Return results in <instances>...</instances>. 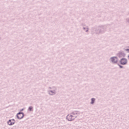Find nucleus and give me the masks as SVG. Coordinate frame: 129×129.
<instances>
[{
    "label": "nucleus",
    "instance_id": "nucleus-23",
    "mask_svg": "<svg viewBox=\"0 0 129 129\" xmlns=\"http://www.w3.org/2000/svg\"><path fill=\"white\" fill-rule=\"evenodd\" d=\"M128 2H129V0H128Z\"/></svg>",
    "mask_w": 129,
    "mask_h": 129
},
{
    "label": "nucleus",
    "instance_id": "nucleus-4",
    "mask_svg": "<svg viewBox=\"0 0 129 129\" xmlns=\"http://www.w3.org/2000/svg\"><path fill=\"white\" fill-rule=\"evenodd\" d=\"M126 54L124 53V51H120L117 54V56L118 58H124Z\"/></svg>",
    "mask_w": 129,
    "mask_h": 129
},
{
    "label": "nucleus",
    "instance_id": "nucleus-14",
    "mask_svg": "<svg viewBox=\"0 0 129 129\" xmlns=\"http://www.w3.org/2000/svg\"><path fill=\"white\" fill-rule=\"evenodd\" d=\"M78 116V115H74V116H73L72 118H73V120H74V119L75 118H76V117H77Z\"/></svg>",
    "mask_w": 129,
    "mask_h": 129
},
{
    "label": "nucleus",
    "instance_id": "nucleus-11",
    "mask_svg": "<svg viewBox=\"0 0 129 129\" xmlns=\"http://www.w3.org/2000/svg\"><path fill=\"white\" fill-rule=\"evenodd\" d=\"M83 29L84 30V31H85V32H86V33L88 32L89 29L88 28V26H86L85 27H83Z\"/></svg>",
    "mask_w": 129,
    "mask_h": 129
},
{
    "label": "nucleus",
    "instance_id": "nucleus-12",
    "mask_svg": "<svg viewBox=\"0 0 129 129\" xmlns=\"http://www.w3.org/2000/svg\"><path fill=\"white\" fill-rule=\"evenodd\" d=\"M91 104H94V102H95V98H92L91 99Z\"/></svg>",
    "mask_w": 129,
    "mask_h": 129
},
{
    "label": "nucleus",
    "instance_id": "nucleus-15",
    "mask_svg": "<svg viewBox=\"0 0 129 129\" xmlns=\"http://www.w3.org/2000/svg\"><path fill=\"white\" fill-rule=\"evenodd\" d=\"M82 27H83V28H85L86 27H87V26H86V24H85L84 23H82L81 24Z\"/></svg>",
    "mask_w": 129,
    "mask_h": 129
},
{
    "label": "nucleus",
    "instance_id": "nucleus-6",
    "mask_svg": "<svg viewBox=\"0 0 129 129\" xmlns=\"http://www.w3.org/2000/svg\"><path fill=\"white\" fill-rule=\"evenodd\" d=\"M118 59V58H117V56H113L110 58V60H111V62L114 64L116 63Z\"/></svg>",
    "mask_w": 129,
    "mask_h": 129
},
{
    "label": "nucleus",
    "instance_id": "nucleus-13",
    "mask_svg": "<svg viewBox=\"0 0 129 129\" xmlns=\"http://www.w3.org/2000/svg\"><path fill=\"white\" fill-rule=\"evenodd\" d=\"M28 111H33V106H30L28 109Z\"/></svg>",
    "mask_w": 129,
    "mask_h": 129
},
{
    "label": "nucleus",
    "instance_id": "nucleus-18",
    "mask_svg": "<svg viewBox=\"0 0 129 129\" xmlns=\"http://www.w3.org/2000/svg\"><path fill=\"white\" fill-rule=\"evenodd\" d=\"M119 67H120V68H123V67L119 64H118Z\"/></svg>",
    "mask_w": 129,
    "mask_h": 129
},
{
    "label": "nucleus",
    "instance_id": "nucleus-8",
    "mask_svg": "<svg viewBox=\"0 0 129 129\" xmlns=\"http://www.w3.org/2000/svg\"><path fill=\"white\" fill-rule=\"evenodd\" d=\"M56 90H57V89H55V90H50L48 92V94L50 95H55V94H56Z\"/></svg>",
    "mask_w": 129,
    "mask_h": 129
},
{
    "label": "nucleus",
    "instance_id": "nucleus-16",
    "mask_svg": "<svg viewBox=\"0 0 129 129\" xmlns=\"http://www.w3.org/2000/svg\"><path fill=\"white\" fill-rule=\"evenodd\" d=\"M126 22L129 24V18L126 19Z\"/></svg>",
    "mask_w": 129,
    "mask_h": 129
},
{
    "label": "nucleus",
    "instance_id": "nucleus-5",
    "mask_svg": "<svg viewBox=\"0 0 129 129\" xmlns=\"http://www.w3.org/2000/svg\"><path fill=\"white\" fill-rule=\"evenodd\" d=\"M119 62L121 65H126L127 64V59L123 57L120 59Z\"/></svg>",
    "mask_w": 129,
    "mask_h": 129
},
{
    "label": "nucleus",
    "instance_id": "nucleus-7",
    "mask_svg": "<svg viewBox=\"0 0 129 129\" xmlns=\"http://www.w3.org/2000/svg\"><path fill=\"white\" fill-rule=\"evenodd\" d=\"M16 122L15 119H9L8 121V124L9 125H14Z\"/></svg>",
    "mask_w": 129,
    "mask_h": 129
},
{
    "label": "nucleus",
    "instance_id": "nucleus-17",
    "mask_svg": "<svg viewBox=\"0 0 129 129\" xmlns=\"http://www.w3.org/2000/svg\"><path fill=\"white\" fill-rule=\"evenodd\" d=\"M128 48H129V46L127 47ZM125 51H126L127 52H128V53H129V49H125Z\"/></svg>",
    "mask_w": 129,
    "mask_h": 129
},
{
    "label": "nucleus",
    "instance_id": "nucleus-9",
    "mask_svg": "<svg viewBox=\"0 0 129 129\" xmlns=\"http://www.w3.org/2000/svg\"><path fill=\"white\" fill-rule=\"evenodd\" d=\"M67 119L69 121H72V120H73V118H72V115H70V114H68L67 116Z\"/></svg>",
    "mask_w": 129,
    "mask_h": 129
},
{
    "label": "nucleus",
    "instance_id": "nucleus-3",
    "mask_svg": "<svg viewBox=\"0 0 129 129\" xmlns=\"http://www.w3.org/2000/svg\"><path fill=\"white\" fill-rule=\"evenodd\" d=\"M24 116H25V114L23 112H19L16 115L18 119H22L24 118Z\"/></svg>",
    "mask_w": 129,
    "mask_h": 129
},
{
    "label": "nucleus",
    "instance_id": "nucleus-22",
    "mask_svg": "<svg viewBox=\"0 0 129 129\" xmlns=\"http://www.w3.org/2000/svg\"><path fill=\"white\" fill-rule=\"evenodd\" d=\"M1 39H2V37H0V40H1Z\"/></svg>",
    "mask_w": 129,
    "mask_h": 129
},
{
    "label": "nucleus",
    "instance_id": "nucleus-10",
    "mask_svg": "<svg viewBox=\"0 0 129 129\" xmlns=\"http://www.w3.org/2000/svg\"><path fill=\"white\" fill-rule=\"evenodd\" d=\"M71 114H73V115H79L80 114L78 113V111H73V112L71 113Z\"/></svg>",
    "mask_w": 129,
    "mask_h": 129
},
{
    "label": "nucleus",
    "instance_id": "nucleus-20",
    "mask_svg": "<svg viewBox=\"0 0 129 129\" xmlns=\"http://www.w3.org/2000/svg\"><path fill=\"white\" fill-rule=\"evenodd\" d=\"M23 110H24V109H22L20 111H23Z\"/></svg>",
    "mask_w": 129,
    "mask_h": 129
},
{
    "label": "nucleus",
    "instance_id": "nucleus-2",
    "mask_svg": "<svg viewBox=\"0 0 129 129\" xmlns=\"http://www.w3.org/2000/svg\"><path fill=\"white\" fill-rule=\"evenodd\" d=\"M92 33H93V34H95L96 35L100 34L99 27H96L92 28Z\"/></svg>",
    "mask_w": 129,
    "mask_h": 129
},
{
    "label": "nucleus",
    "instance_id": "nucleus-1",
    "mask_svg": "<svg viewBox=\"0 0 129 129\" xmlns=\"http://www.w3.org/2000/svg\"><path fill=\"white\" fill-rule=\"evenodd\" d=\"M109 27H110V25H107V26H99L100 34H103L105 33V32H106L107 30V29H109Z\"/></svg>",
    "mask_w": 129,
    "mask_h": 129
},
{
    "label": "nucleus",
    "instance_id": "nucleus-21",
    "mask_svg": "<svg viewBox=\"0 0 129 129\" xmlns=\"http://www.w3.org/2000/svg\"><path fill=\"white\" fill-rule=\"evenodd\" d=\"M49 89H52V88H51V87H49Z\"/></svg>",
    "mask_w": 129,
    "mask_h": 129
},
{
    "label": "nucleus",
    "instance_id": "nucleus-19",
    "mask_svg": "<svg viewBox=\"0 0 129 129\" xmlns=\"http://www.w3.org/2000/svg\"><path fill=\"white\" fill-rule=\"evenodd\" d=\"M70 115H72V117H73L74 115L73 114H72L71 113L70 114Z\"/></svg>",
    "mask_w": 129,
    "mask_h": 129
}]
</instances>
